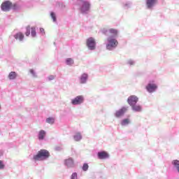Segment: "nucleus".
I'll return each instance as SVG.
<instances>
[{
    "instance_id": "b1692460",
    "label": "nucleus",
    "mask_w": 179,
    "mask_h": 179,
    "mask_svg": "<svg viewBox=\"0 0 179 179\" xmlns=\"http://www.w3.org/2000/svg\"><path fill=\"white\" fill-rule=\"evenodd\" d=\"M30 30H31L30 26H28L27 27V31L25 33V36H27V37H29V36H30Z\"/></svg>"
},
{
    "instance_id": "cd10ccee",
    "label": "nucleus",
    "mask_w": 179,
    "mask_h": 179,
    "mask_svg": "<svg viewBox=\"0 0 179 179\" xmlns=\"http://www.w3.org/2000/svg\"><path fill=\"white\" fill-rule=\"evenodd\" d=\"M5 169V165L3 164V162L0 160V169L2 170Z\"/></svg>"
},
{
    "instance_id": "c85d7f7f",
    "label": "nucleus",
    "mask_w": 179,
    "mask_h": 179,
    "mask_svg": "<svg viewBox=\"0 0 179 179\" xmlns=\"http://www.w3.org/2000/svg\"><path fill=\"white\" fill-rule=\"evenodd\" d=\"M17 5L13 4V9H17Z\"/></svg>"
},
{
    "instance_id": "423d86ee",
    "label": "nucleus",
    "mask_w": 179,
    "mask_h": 179,
    "mask_svg": "<svg viewBox=\"0 0 179 179\" xmlns=\"http://www.w3.org/2000/svg\"><path fill=\"white\" fill-rule=\"evenodd\" d=\"M138 99L136 96L132 95L128 98L127 102L129 103V106H131V107L132 106H135V104L138 103Z\"/></svg>"
},
{
    "instance_id": "0eeeda50",
    "label": "nucleus",
    "mask_w": 179,
    "mask_h": 179,
    "mask_svg": "<svg viewBox=\"0 0 179 179\" xmlns=\"http://www.w3.org/2000/svg\"><path fill=\"white\" fill-rule=\"evenodd\" d=\"M156 89H157V85L156 84H152V83H149L147 86H146V90H148V92H149L150 93H152L153 92H155L156 90Z\"/></svg>"
},
{
    "instance_id": "dca6fc26",
    "label": "nucleus",
    "mask_w": 179,
    "mask_h": 179,
    "mask_svg": "<svg viewBox=\"0 0 179 179\" xmlns=\"http://www.w3.org/2000/svg\"><path fill=\"white\" fill-rule=\"evenodd\" d=\"M45 137V131L41 130L38 133V139L40 141H43V139H44Z\"/></svg>"
},
{
    "instance_id": "6e6552de",
    "label": "nucleus",
    "mask_w": 179,
    "mask_h": 179,
    "mask_svg": "<svg viewBox=\"0 0 179 179\" xmlns=\"http://www.w3.org/2000/svg\"><path fill=\"white\" fill-rule=\"evenodd\" d=\"M90 9V3L87 1H84L83 3V6L81 8V12L85 13V12H87Z\"/></svg>"
},
{
    "instance_id": "2f4dec72",
    "label": "nucleus",
    "mask_w": 179,
    "mask_h": 179,
    "mask_svg": "<svg viewBox=\"0 0 179 179\" xmlns=\"http://www.w3.org/2000/svg\"><path fill=\"white\" fill-rule=\"evenodd\" d=\"M49 79H50V80H52V79H54V76H50L49 77Z\"/></svg>"
},
{
    "instance_id": "f3484780",
    "label": "nucleus",
    "mask_w": 179,
    "mask_h": 179,
    "mask_svg": "<svg viewBox=\"0 0 179 179\" xmlns=\"http://www.w3.org/2000/svg\"><path fill=\"white\" fill-rule=\"evenodd\" d=\"M131 108L132 110H134V111H142V107H141V106H138V105H133L131 106Z\"/></svg>"
},
{
    "instance_id": "7c9ffc66",
    "label": "nucleus",
    "mask_w": 179,
    "mask_h": 179,
    "mask_svg": "<svg viewBox=\"0 0 179 179\" xmlns=\"http://www.w3.org/2000/svg\"><path fill=\"white\" fill-rule=\"evenodd\" d=\"M103 34H105V36H108V33H107V31H103Z\"/></svg>"
},
{
    "instance_id": "f8f14e48",
    "label": "nucleus",
    "mask_w": 179,
    "mask_h": 179,
    "mask_svg": "<svg viewBox=\"0 0 179 179\" xmlns=\"http://www.w3.org/2000/svg\"><path fill=\"white\" fill-rule=\"evenodd\" d=\"M157 3V0H147L146 5L149 9Z\"/></svg>"
},
{
    "instance_id": "6ab92c4d",
    "label": "nucleus",
    "mask_w": 179,
    "mask_h": 179,
    "mask_svg": "<svg viewBox=\"0 0 179 179\" xmlns=\"http://www.w3.org/2000/svg\"><path fill=\"white\" fill-rule=\"evenodd\" d=\"M74 139H75V141H76V142H79V141H80V139H82V135L80 134V133H77L74 136Z\"/></svg>"
},
{
    "instance_id": "39448f33",
    "label": "nucleus",
    "mask_w": 179,
    "mask_h": 179,
    "mask_svg": "<svg viewBox=\"0 0 179 179\" xmlns=\"http://www.w3.org/2000/svg\"><path fill=\"white\" fill-rule=\"evenodd\" d=\"M83 96H78L74 99H72L71 103L74 106H77L78 104H82L83 103Z\"/></svg>"
},
{
    "instance_id": "2eb2a0df",
    "label": "nucleus",
    "mask_w": 179,
    "mask_h": 179,
    "mask_svg": "<svg viewBox=\"0 0 179 179\" xmlns=\"http://www.w3.org/2000/svg\"><path fill=\"white\" fill-rule=\"evenodd\" d=\"M17 76V74L16 73V72L15 71H11L9 74H8V78L10 80H13V79H16V77Z\"/></svg>"
},
{
    "instance_id": "f704fd0d",
    "label": "nucleus",
    "mask_w": 179,
    "mask_h": 179,
    "mask_svg": "<svg viewBox=\"0 0 179 179\" xmlns=\"http://www.w3.org/2000/svg\"><path fill=\"white\" fill-rule=\"evenodd\" d=\"M0 109H1V105H0Z\"/></svg>"
},
{
    "instance_id": "72a5a7b5",
    "label": "nucleus",
    "mask_w": 179,
    "mask_h": 179,
    "mask_svg": "<svg viewBox=\"0 0 179 179\" xmlns=\"http://www.w3.org/2000/svg\"><path fill=\"white\" fill-rule=\"evenodd\" d=\"M130 65H132V64H134L132 62H129Z\"/></svg>"
},
{
    "instance_id": "20e7f679",
    "label": "nucleus",
    "mask_w": 179,
    "mask_h": 179,
    "mask_svg": "<svg viewBox=\"0 0 179 179\" xmlns=\"http://www.w3.org/2000/svg\"><path fill=\"white\" fill-rule=\"evenodd\" d=\"M13 5L10 3V1H5L1 4V10H3L4 12H8L10 10V8H12Z\"/></svg>"
},
{
    "instance_id": "412c9836",
    "label": "nucleus",
    "mask_w": 179,
    "mask_h": 179,
    "mask_svg": "<svg viewBox=\"0 0 179 179\" xmlns=\"http://www.w3.org/2000/svg\"><path fill=\"white\" fill-rule=\"evenodd\" d=\"M31 34L33 37H36V28L35 27H31Z\"/></svg>"
},
{
    "instance_id": "473e14b6",
    "label": "nucleus",
    "mask_w": 179,
    "mask_h": 179,
    "mask_svg": "<svg viewBox=\"0 0 179 179\" xmlns=\"http://www.w3.org/2000/svg\"><path fill=\"white\" fill-rule=\"evenodd\" d=\"M40 31H41V33H44V29L43 28H41Z\"/></svg>"
},
{
    "instance_id": "ddd939ff",
    "label": "nucleus",
    "mask_w": 179,
    "mask_h": 179,
    "mask_svg": "<svg viewBox=\"0 0 179 179\" xmlns=\"http://www.w3.org/2000/svg\"><path fill=\"white\" fill-rule=\"evenodd\" d=\"M14 38H15V40L22 41L24 38V35L22 32H18L15 35H14Z\"/></svg>"
},
{
    "instance_id": "1a4fd4ad",
    "label": "nucleus",
    "mask_w": 179,
    "mask_h": 179,
    "mask_svg": "<svg viewBox=\"0 0 179 179\" xmlns=\"http://www.w3.org/2000/svg\"><path fill=\"white\" fill-rule=\"evenodd\" d=\"M127 110L128 109L125 107L122 108L120 110L116 111L115 117H117V118H120V117H122V115L125 114V113H127Z\"/></svg>"
},
{
    "instance_id": "7ed1b4c3",
    "label": "nucleus",
    "mask_w": 179,
    "mask_h": 179,
    "mask_svg": "<svg viewBox=\"0 0 179 179\" xmlns=\"http://www.w3.org/2000/svg\"><path fill=\"white\" fill-rule=\"evenodd\" d=\"M87 46L90 50H96V40L94 38L90 37L87 39Z\"/></svg>"
},
{
    "instance_id": "9d476101",
    "label": "nucleus",
    "mask_w": 179,
    "mask_h": 179,
    "mask_svg": "<svg viewBox=\"0 0 179 179\" xmlns=\"http://www.w3.org/2000/svg\"><path fill=\"white\" fill-rule=\"evenodd\" d=\"M64 164L69 168H72L75 166V162H73V159L69 158L65 159Z\"/></svg>"
},
{
    "instance_id": "5701e85b",
    "label": "nucleus",
    "mask_w": 179,
    "mask_h": 179,
    "mask_svg": "<svg viewBox=\"0 0 179 179\" xmlns=\"http://www.w3.org/2000/svg\"><path fill=\"white\" fill-rule=\"evenodd\" d=\"M66 64H67V65H72V64H73V59H72L71 58H68L66 59Z\"/></svg>"
},
{
    "instance_id": "393cba45",
    "label": "nucleus",
    "mask_w": 179,
    "mask_h": 179,
    "mask_svg": "<svg viewBox=\"0 0 179 179\" xmlns=\"http://www.w3.org/2000/svg\"><path fill=\"white\" fill-rule=\"evenodd\" d=\"M83 171H87L89 170V165L87 164H84L83 166Z\"/></svg>"
},
{
    "instance_id": "aec40b11",
    "label": "nucleus",
    "mask_w": 179,
    "mask_h": 179,
    "mask_svg": "<svg viewBox=\"0 0 179 179\" xmlns=\"http://www.w3.org/2000/svg\"><path fill=\"white\" fill-rule=\"evenodd\" d=\"M55 119L54 117H48L46 119L48 124H54Z\"/></svg>"
},
{
    "instance_id": "a878e982",
    "label": "nucleus",
    "mask_w": 179,
    "mask_h": 179,
    "mask_svg": "<svg viewBox=\"0 0 179 179\" xmlns=\"http://www.w3.org/2000/svg\"><path fill=\"white\" fill-rule=\"evenodd\" d=\"M50 16H51L52 19H53V22H57V17L55 16V13L52 12L50 13Z\"/></svg>"
},
{
    "instance_id": "f03ea898",
    "label": "nucleus",
    "mask_w": 179,
    "mask_h": 179,
    "mask_svg": "<svg viewBox=\"0 0 179 179\" xmlns=\"http://www.w3.org/2000/svg\"><path fill=\"white\" fill-rule=\"evenodd\" d=\"M107 40L108 43V44L106 45L107 50H113V48H115V47L118 45V41L115 38L109 36Z\"/></svg>"
},
{
    "instance_id": "c756f323",
    "label": "nucleus",
    "mask_w": 179,
    "mask_h": 179,
    "mask_svg": "<svg viewBox=\"0 0 179 179\" xmlns=\"http://www.w3.org/2000/svg\"><path fill=\"white\" fill-rule=\"evenodd\" d=\"M29 71H30V73H31L32 75H34V70L30 69Z\"/></svg>"
},
{
    "instance_id": "f257e3e1",
    "label": "nucleus",
    "mask_w": 179,
    "mask_h": 179,
    "mask_svg": "<svg viewBox=\"0 0 179 179\" xmlns=\"http://www.w3.org/2000/svg\"><path fill=\"white\" fill-rule=\"evenodd\" d=\"M48 157H50V152L47 150H41L37 155H34L33 159L35 162H43V160H47Z\"/></svg>"
},
{
    "instance_id": "4be33fe9",
    "label": "nucleus",
    "mask_w": 179,
    "mask_h": 179,
    "mask_svg": "<svg viewBox=\"0 0 179 179\" xmlns=\"http://www.w3.org/2000/svg\"><path fill=\"white\" fill-rule=\"evenodd\" d=\"M129 124V119H124L122 121L121 125H128Z\"/></svg>"
},
{
    "instance_id": "a211bd4d",
    "label": "nucleus",
    "mask_w": 179,
    "mask_h": 179,
    "mask_svg": "<svg viewBox=\"0 0 179 179\" xmlns=\"http://www.w3.org/2000/svg\"><path fill=\"white\" fill-rule=\"evenodd\" d=\"M86 80H87V74L84 73L81 76L80 83H86Z\"/></svg>"
},
{
    "instance_id": "bb28decb",
    "label": "nucleus",
    "mask_w": 179,
    "mask_h": 179,
    "mask_svg": "<svg viewBox=\"0 0 179 179\" xmlns=\"http://www.w3.org/2000/svg\"><path fill=\"white\" fill-rule=\"evenodd\" d=\"M71 179H78V173H73L71 175Z\"/></svg>"
},
{
    "instance_id": "9b49d317",
    "label": "nucleus",
    "mask_w": 179,
    "mask_h": 179,
    "mask_svg": "<svg viewBox=\"0 0 179 179\" xmlns=\"http://www.w3.org/2000/svg\"><path fill=\"white\" fill-rule=\"evenodd\" d=\"M108 156H109L108 153H107V152H106V151H102V152H98V157L101 160H103L104 159H108Z\"/></svg>"
},
{
    "instance_id": "4468645a",
    "label": "nucleus",
    "mask_w": 179,
    "mask_h": 179,
    "mask_svg": "<svg viewBox=\"0 0 179 179\" xmlns=\"http://www.w3.org/2000/svg\"><path fill=\"white\" fill-rule=\"evenodd\" d=\"M108 33L110 34V36H112L110 37H116V36L118 34V30L111 28L108 30Z\"/></svg>"
}]
</instances>
